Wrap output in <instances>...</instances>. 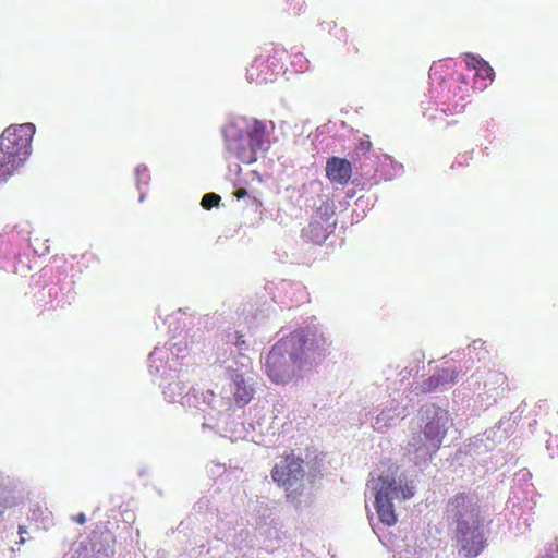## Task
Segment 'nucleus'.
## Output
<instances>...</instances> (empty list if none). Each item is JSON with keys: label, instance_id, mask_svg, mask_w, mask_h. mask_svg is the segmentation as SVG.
Wrapping results in <instances>:
<instances>
[{"label": "nucleus", "instance_id": "f257e3e1", "mask_svg": "<svg viewBox=\"0 0 558 558\" xmlns=\"http://www.w3.org/2000/svg\"><path fill=\"white\" fill-rule=\"evenodd\" d=\"M308 339L302 332H292L280 339L269 351L265 368L275 384H286L300 375L306 365L304 357Z\"/></svg>", "mask_w": 558, "mask_h": 558}, {"label": "nucleus", "instance_id": "f03ea898", "mask_svg": "<svg viewBox=\"0 0 558 558\" xmlns=\"http://www.w3.org/2000/svg\"><path fill=\"white\" fill-rule=\"evenodd\" d=\"M35 133L32 123L8 126L0 136V183L5 182L24 163L31 154Z\"/></svg>", "mask_w": 558, "mask_h": 558}, {"label": "nucleus", "instance_id": "7ed1b4c3", "mask_svg": "<svg viewBox=\"0 0 558 558\" xmlns=\"http://www.w3.org/2000/svg\"><path fill=\"white\" fill-rule=\"evenodd\" d=\"M426 422L423 426L424 442L421 439H413L410 444L416 452L423 451L424 454L433 456L440 448L450 424L448 410L430 404L424 408Z\"/></svg>", "mask_w": 558, "mask_h": 558}, {"label": "nucleus", "instance_id": "20e7f679", "mask_svg": "<svg viewBox=\"0 0 558 558\" xmlns=\"http://www.w3.org/2000/svg\"><path fill=\"white\" fill-rule=\"evenodd\" d=\"M380 486L375 496V508L381 523L391 526L397 523V514L392 499L407 500L413 496V489L408 485H398L396 480L388 476H379Z\"/></svg>", "mask_w": 558, "mask_h": 558}, {"label": "nucleus", "instance_id": "39448f33", "mask_svg": "<svg viewBox=\"0 0 558 558\" xmlns=\"http://www.w3.org/2000/svg\"><path fill=\"white\" fill-rule=\"evenodd\" d=\"M482 521L472 523L461 522L456 525V547L465 558L477 557L486 546L484 534L481 530Z\"/></svg>", "mask_w": 558, "mask_h": 558}, {"label": "nucleus", "instance_id": "423d86ee", "mask_svg": "<svg viewBox=\"0 0 558 558\" xmlns=\"http://www.w3.org/2000/svg\"><path fill=\"white\" fill-rule=\"evenodd\" d=\"M225 148L229 158H235L243 163H253L256 156L247 135L235 124L230 123L223 129Z\"/></svg>", "mask_w": 558, "mask_h": 558}, {"label": "nucleus", "instance_id": "0eeeda50", "mask_svg": "<svg viewBox=\"0 0 558 558\" xmlns=\"http://www.w3.org/2000/svg\"><path fill=\"white\" fill-rule=\"evenodd\" d=\"M446 512L456 525L482 521L477 500L472 494L458 493L452 496L447 502Z\"/></svg>", "mask_w": 558, "mask_h": 558}, {"label": "nucleus", "instance_id": "6e6552de", "mask_svg": "<svg viewBox=\"0 0 558 558\" xmlns=\"http://www.w3.org/2000/svg\"><path fill=\"white\" fill-rule=\"evenodd\" d=\"M302 464L303 460L293 452L282 456L271 470L272 481L280 487L291 488L304 476Z\"/></svg>", "mask_w": 558, "mask_h": 558}, {"label": "nucleus", "instance_id": "1a4fd4ad", "mask_svg": "<svg viewBox=\"0 0 558 558\" xmlns=\"http://www.w3.org/2000/svg\"><path fill=\"white\" fill-rule=\"evenodd\" d=\"M271 49H265V51L256 57L247 69V78L255 83H266L271 80L275 68L277 66L278 60L271 59Z\"/></svg>", "mask_w": 558, "mask_h": 558}, {"label": "nucleus", "instance_id": "9d476101", "mask_svg": "<svg viewBox=\"0 0 558 558\" xmlns=\"http://www.w3.org/2000/svg\"><path fill=\"white\" fill-rule=\"evenodd\" d=\"M326 175L332 183L347 185L352 177L351 162L345 158H329L326 163Z\"/></svg>", "mask_w": 558, "mask_h": 558}, {"label": "nucleus", "instance_id": "9b49d317", "mask_svg": "<svg viewBox=\"0 0 558 558\" xmlns=\"http://www.w3.org/2000/svg\"><path fill=\"white\" fill-rule=\"evenodd\" d=\"M250 140V146L254 149L255 156L257 157L258 151H266L270 146L269 135L266 131V125L260 120H253L247 126L245 132Z\"/></svg>", "mask_w": 558, "mask_h": 558}, {"label": "nucleus", "instance_id": "f8f14e48", "mask_svg": "<svg viewBox=\"0 0 558 558\" xmlns=\"http://www.w3.org/2000/svg\"><path fill=\"white\" fill-rule=\"evenodd\" d=\"M232 396L240 407L246 405L254 396L253 387L246 383L242 374L235 373L232 377Z\"/></svg>", "mask_w": 558, "mask_h": 558}, {"label": "nucleus", "instance_id": "ddd939ff", "mask_svg": "<svg viewBox=\"0 0 558 558\" xmlns=\"http://www.w3.org/2000/svg\"><path fill=\"white\" fill-rule=\"evenodd\" d=\"M304 235L313 243H322L328 235L327 228L324 227V218H313L307 228L304 230Z\"/></svg>", "mask_w": 558, "mask_h": 558}, {"label": "nucleus", "instance_id": "4468645a", "mask_svg": "<svg viewBox=\"0 0 558 558\" xmlns=\"http://www.w3.org/2000/svg\"><path fill=\"white\" fill-rule=\"evenodd\" d=\"M441 386L457 381L459 372L454 368H440L436 372Z\"/></svg>", "mask_w": 558, "mask_h": 558}, {"label": "nucleus", "instance_id": "2eb2a0df", "mask_svg": "<svg viewBox=\"0 0 558 558\" xmlns=\"http://www.w3.org/2000/svg\"><path fill=\"white\" fill-rule=\"evenodd\" d=\"M220 201H221V198H220V196L218 194H216V193H207V194H205L203 196L201 205L203 206V208L209 210L213 207L218 206Z\"/></svg>", "mask_w": 558, "mask_h": 558}, {"label": "nucleus", "instance_id": "dca6fc26", "mask_svg": "<svg viewBox=\"0 0 558 558\" xmlns=\"http://www.w3.org/2000/svg\"><path fill=\"white\" fill-rule=\"evenodd\" d=\"M476 75L483 80L493 81L495 73L493 68L484 60L481 63V65H478V69L476 70Z\"/></svg>", "mask_w": 558, "mask_h": 558}, {"label": "nucleus", "instance_id": "f3484780", "mask_svg": "<svg viewBox=\"0 0 558 558\" xmlns=\"http://www.w3.org/2000/svg\"><path fill=\"white\" fill-rule=\"evenodd\" d=\"M440 383H439V379H438V376L435 374H433L430 377H428L424 384H423V387H422V391L423 392H430L435 389H437L438 387H440Z\"/></svg>", "mask_w": 558, "mask_h": 558}, {"label": "nucleus", "instance_id": "a211bd4d", "mask_svg": "<svg viewBox=\"0 0 558 558\" xmlns=\"http://www.w3.org/2000/svg\"><path fill=\"white\" fill-rule=\"evenodd\" d=\"M464 61L466 66L474 69L475 71L478 69V65L484 61L482 58H478L472 53H466L464 57Z\"/></svg>", "mask_w": 558, "mask_h": 558}, {"label": "nucleus", "instance_id": "6ab92c4d", "mask_svg": "<svg viewBox=\"0 0 558 558\" xmlns=\"http://www.w3.org/2000/svg\"><path fill=\"white\" fill-rule=\"evenodd\" d=\"M234 345L238 347L239 350L247 349V344H246V341L244 340V336L239 331L235 332Z\"/></svg>", "mask_w": 558, "mask_h": 558}, {"label": "nucleus", "instance_id": "aec40b11", "mask_svg": "<svg viewBox=\"0 0 558 558\" xmlns=\"http://www.w3.org/2000/svg\"><path fill=\"white\" fill-rule=\"evenodd\" d=\"M311 341H312L311 345H313L315 343L317 349H319L322 347V349L325 350V345H326L327 341L324 337L313 335V338Z\"/></svg>", "mask_w": 558, "mask_h": 558}, {"label": "nucleus", "instance_id": "412c9836", "mask_svg": "<svg viewBox=\"0 0 558 558\" xmlns=\"http://www.w3.org/2000/svg\"><path fill=\"white\" fill-rule=\"evenodd\" d=\"M493 377L495 384H498L501 387L507 386V376L504 373H496Z\"/></svg>", "mask_w": 558, "mask_h": 558}, {"label": "nucleus", "instance_id": "4be33fe9", "mask_svg": "<svg viewBox=\"0 0 558 558\" xmlns=\"http://www.w3.org/2000/svg\"><path fill=\"white\" fill-rule=\"evenodd\" d=\"M359 148L362 151H369L372 149V143L369 141H362Z\"/></svg>", "mask_w": 558, "mask_h": 558}, {"label": "nucleus", "instance_id": "5701e85b", "mask_svg": "<svg viewBox=\"0 0 558 558\" xmlns=\"http://www.w3.org/2000/svg\"><path fill=\"white\" fill-rule=\"evenodd\" d=\"M247 191L243 187L241 189H238L235 192H234V196L238 198V199H241V198H244L245 196H247Z\"/></svg>", "mask_w": 558, "mask_h": 558}, {"label": "nucleus", "instance_id": "b1692460", "mask_svg": "<svg viewBox=\"0 0 558 558\" xmlns=\"http://www.w3.org/2000/svg\"><path fill=\"white\" fill-rule=\"evenodd\" d=\"M74 521L82 525L86 522V515L81 512L74 518Z\"/></svg>", "mask_w": 558, "mask_h": 558}, {"label": "nucleus", "instance_id": "393cba45", "mask_svg": "<svg viewBox=\"0 0 558 558\" xmlns=\"http://www.w3.org/2000/svg\"><path fill=\"white\" fill-rule=\"evenodd\" d=\"M26 533V527L23 526V525H20L19 526V534L21 535V538H20V544H24L25 543V538L23 537V535Z\"/></svg>", "mask_w": 558, "mask_h": 558}, {"label": "nucleus", "instance_id": "a878e982", "mask_svg": "<svg viewBox=\"0 0 558 558\" xmlns=\"http://www.w3.org/2000/svg\"><path fill=\"white\" fill-rule=\"evenodd\" d=\"M301 9H302V5H301V4H299V3H296V4L292 8V11H293V13H294V14H299V13H300V11H301Z\"/></svg>", "mask_w": 558, "mask_h": 558}, {"label": "nucleus", "instance_id": "bb28decb", "mask_svg": "<svg viewBox=\"0 0 558 558\" xmlns=\"http://www.w3.org/2000/svg\"><path fill=\"white\" fill-rule=\"evenodd\" d=\"M539 558H554V556L547 554V555L541 556Z\"/></svg>", "mask_w": 558, "mask_h": 558}, {"label": "nucleus", "instance_id": "cd10ccee", "mask_svg": "<svg viewBox=\"0 0 558 558\" xmlns=\"http://www.w3.org/2000/svg\"><path fill=\"white\" fill-rule=\"evenodd\" d=\"M291 1L293 2L294 0H291ZM287 2H289V0H287Z\"/></svg>", "mask_w": 558, "mask_h": 558}]
</instances>
